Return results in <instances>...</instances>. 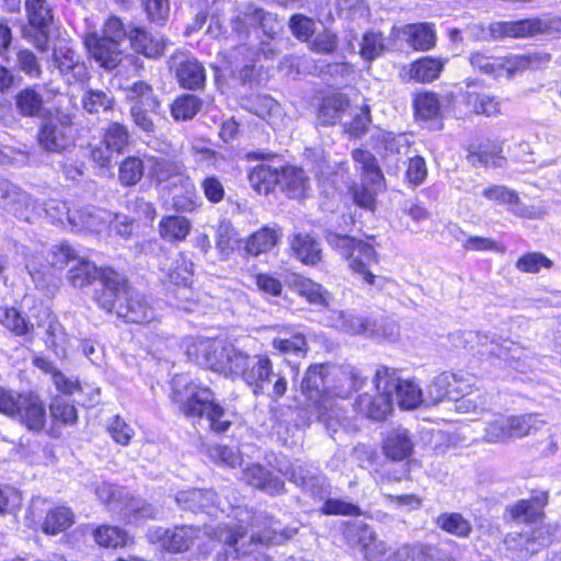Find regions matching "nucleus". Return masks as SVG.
Listing matches in <instances>:
<instances>
[{
	"mask_svg": "<svg viewBox=\"0 0 561 561\" xmlns=\"http://www.w3.org/2000/svg\"><path fill=\"white\" fill-rule=\"evenodd\" d=\"M198 365L240 378L250 391L277 401L287 391V380L273 369L266 354L251 355L225 339H199L187 348Z\"/></svg>",
	"mask_w": 561,
	"mask_h": 561,
	"instance_id": "f257e3e1",
	"label": "nucleus"
},
{
	"mask_svg": "<svg viewBox=\"0 0 561 561\" xmlns=\"http://www.w3.org/2000/svg\"><path fill=\"white\" fill-rule=\"evenodd\" d=\"M364 379L352 367L335 368L329 365L310 366L301 380V392L322 409L331 398H345L363 387Z\"/></svg>",
	"mask_w": 561,
	"mask_h": 561,
	"instance_id": "f03ea898",
	"label": "nucleus"
},
{
	"mask_svg": "<svg viewBox=\"0 0 561 561\" xmlns=\"http://www.w3.org/2000/svg\"><path fill=\"white\" fill-rule=\"evenodd\" d=\"M172 398L179 404L181 412L187 417H203L209 427L224 433L231 425L222 407L215 403L214 393L207 387H202L188 375H175L172 379Z\"/></svg>",
	"mask_w": 561,
	"mask_h": 561,
	"instance_id": "7ed1b4c3",
	"label": "nucleus"
},
{
	"mask_svg": "<svg viewBox=\"0 0 561 561\" xmlns=\"http://www.w3.org/2000/svg\"><path fill=\"white\" fill-rule=\"evenodd\" d=\"M339 227L331 226L325 230V240L329 245L347 260L351 271L370 285H377L378 277L369 271L371 264L378 262V254L374 247L363 240L345 233L347 227L354 224L352 216L342 215Z\"/></svg>",
	"mask_w": 561,
	"mask_h": 561,
	"instance_id": "20e7f679",
	"label": "nucleus"
},
{
	"mask_svg": "<svg viewBox=\"0 0 561 561\" xmlns=\"http://www.w3.org/2000/svg\"><path fill=\"white\" fill-rule=\"evenodd\" d=\"M129 28L119 18L110 16L102 30V35L96 33L85 37V46L90 55L105 69H114L122 61L121 43L129 39Z\"/></svg>",
	"mask_w": 561,
	"mask_h": 561,
	"instance_id": "39448f33",
	"label": "nucleus"
},
{
	"mask_svg": "<svg viewBox=\"0 0 561 561\" xmlns=\"http://www.w3.org/2000/svg\"><path fill=\"white\" fill-rule=\"evenodd\" d=\"M550 60L547 53H529L524 55H513L508 57H492L480 51L470 55L469 61L472 68L483 75L497 78L506 73L512 78L516 72L530 68H538Z\"/></svg>",
	"mask_w": 561,
	"mask_h": 561,
	"instance_id": "423d86ee",
	"label": "nucleus"
},
{
	"mask_svg": "<svg viewBox=\"0 0 561 561\" xmlns=\"http://www.w3.org/2000/svg\"><path fill=\"white\" fill-rule=\"evenodd\" d=\"M0 412L18 420L30 431L38 432L46 423V410L38 396L14 393L0 388Z\"/></svg>",
	"mask_w": 561,
	"mask_h": 561,
	"instance_id": "0eeeda50",
	"label": "nucleus"
},
{
	"mask_svg": "<svg viewBox=\"0 0 561 561\" xmlns=\"http://www.w3.org/2000/svg\"><path fill=\"white\" fill-rule=\"evenodd\" d=\"M466 90H460L454 96L451 111L456 116L472 114L490 116L499 113V101L494 96L471 90L473 85L471 80H466Z\"/></svg>",
	"mask_w": 561,
	"mask_h": 561,
	"instance_id": "6e6552de",
	"label": "nucleus"
},
{
	"mask_svg": "<svg viewBox=\"0 0 561 561\" xmlns=\"http://www.w3.org/2000/svg\"><path fill=\"white\" fill-rule=\"evenodd\" d=\"M280 472L312 497L324 500L329 495L327 478L313 466L296 461L289 469Z\"/></svg>",
	"mask_w": 561,
	"mask_h": 561,
	"instance_id": "1a4fd4ad",
	"label": "nucleus"
},
{
	"mask_svg": "<svg viewBox=\"0 0 561 561\" xmlns=\"http://www.w3.org/2000/svg\"><path fill=\"white\" fill-rule=\"evenodd\" d=\"M99 282L101 288L95 289L94 300L103 310L116 312L118 302L123 300L125 291L129 287L126 278L116 271L104 267Z\"/></svg>",
	"mask_w": 561,
	"mask_h": 561,
	"instance_id": "9d476101",
	"label": "nucleus"
},
{
	"mask_svg": "<svg viewBox=\"0 0 561 561\" xmlns=\"http://www.w3.org/2000/svg\"><path fill=\"white\" fill-rule=\"evenodd\" d=\"M201 528L192 525L175 526L173 528H157L149 533L150 540H158L161 547L172 553L187 551L201 537Z\"/></svg>",
	"mask_w": 561,
	"mask_h": 561,
	"instance_id": "9b49d317",
	"label": "nucleus"
},
{
	"mask_svg": "<svg viewBox=\"0 0 561 561\" xmlns=\"http://www.w3.org/2000/svg\"><path fill=\"white\" fill-rule=\"evenodd\" d=\"M551 541L550 535L545 527H537L531 531L510 534L505 538L507 550L512 558L525 560L547 547Z\"/></svg>",
	"mask_w": 561,
	"mask_h": 561,
	"instance_id": "f8f14e48",
	"label": "nucleus"
},
{
	"mask_svg": "<svg viewBox=\"0 0 561 561\" xmlns=\"http://www.w3.org/2000/svg\"><path fill=\"white\" fill-rule=\"evenodd\" d=\"M116 316L130 323H145L156 319V312L148 300L136 289L128 287L118 302Z\"/></svg>",
	"mask_w": 561,
	"mask_h": 561,
	"instance_id": "ddd939ff",
	"label": "nucleus"
},
{
	"mask_svg": "<svg viewBox=\"0 0 561 561\" xmlns=\"http://www.w3.org/2000/svg\"><path fill=\"white\" fill-rule=\"evenodd\" d=\"M171 68L174 69L179 83L188 90L203 88L206 81L204 66L192 56L183 53L173 55Z\"/></svg>",
	"mask_w": 561,
	"mask_h": 561,
	"instance_id": "4468645a",
	"label": "nucleus"
},
{
	"mask_svg": "<svg viewBox=\"0 0 561 561\" xmlns=\"http://www.w3.org/2000/svg\"><path fill=\"white\" fill-rule=\"evenodd\" d=\"M325 322L329 327L352 335L368 336L376 332L375 320L357 316L351 310H329Z\"/></svg>",
	"mask_w": 561,
	"mask_h": 561,
	"instance_id": "2eb2a0df",
	"label": "nucleus"
},
{
	"mask_svg": "<svg viewBox=\"0 0 561 561\" xmlns=\"http://www.w3.org/2000/svg\"><path fill=\"white\" fill-rule=\"evenodd\" d=\"M247 527L243 525H217L211 529L209 536L227 546L226 556L232 560L251 553L252 550L245 547Z\"/></svg>",
	"mask_w": 561,
	"mask_h": 561,
	"instance_id": "dca6fc26",
	"label": "nucleus"
},
{
	"mask_svg": "<svg viewBox=\"0 0 561 561\" xmlns=\"http://www.w3.org/2000/svg\"><path fill=\"white\" fill-rule=\"evenodd\" d=\"M175 500L183 510L191 512H205L213 515L217 511H225L220 506L218 495L213 490L191 489L181 491L176 494Z\"/></svg>",
	"mask_w": 561,
	"mask_h": 561,
	"instance_id": "f3484780",
	"label": "nucleus"
},
{
	"mask_svg": "<svg viewBox=\"0 0 561 561\" xmlns=\"http://www.w3.org/2000/svg\"><path fill=\"white\" fill-rule=\"evenodd\" d=\"M242 479L251 486L276 496L286 492L285 482L262 465L253 463L242 472Z\"/></svg>",
	"mask_w": 561,
	"mask_h": 561,
	"instance_id": "a211bd4d",
	"label": "nucleus"
},
{
	"mask_svg": "<svg viewBox=\"0 0 561 561\" xmlns=\"http://www.w3.org/2000/svg\"><path fill=\"white\" fill-rule=\"evenodd\" d=\"M46 214L60 224L68 221L77 228L96 229L95 215L83 210H71L66 202L50 201L45 205Z\"/></svg>",
	"mask_w": 561,
	"mask_h": 561,
	"instance_id": "6ab92c4d",
	"label": "nucleus"
},
{
	"mask_svg": "<svg viewBox=\"0 0 561 561\" xmlns=\"http://www.w3.org/2000/svg\"><path fill=\"white\" fill-rule=\"evenodd\" d=\"M51 61L68 82L85 78L87 68L84 64L79 60L76 51L68 46L54 47Z\"/></svg>",
	"mask_w": 561,
	"mask_h": 561,
	"instance_id": "aec40b11",
	"label": "nucleus"
},
{
	"mask_svg": "<svg viewBox=\"0 0 561 561\" xmlns=\"http://www.w3.org/2000/svg\"><path fill=\"white\" fill-rule=\"evenodd\" d=\"M483 196L490 201L508 205V209L524 218H535L538 211L533 206L522 204L518 194L503 185H493L483 190Z\"/></svg>",
	"mask_w": 561,
	"mask_h": 561,
	"instance_id": "412c9836",
	"label": "nucleus"
},
{
	"mask_svg": "<svg viewBox=\"0 0 561 561\" xmlns=\"http://www.w3.org/2000/svg\"><path fill=\"white\" fill-rule=\"evenodd\" d=\"M393 401L385 394L363 393L355 401L358 414L374 421L385 420L392 411Z\"/></svg>",
	"mask_w": 561,
	"mask_h": 561,
	"instance_id": "4be33fe9",
	"label": "nucleus"
},
{
	"mask_svg": "<svg viewBox=\"0 0 561 561\" xmlns=\"http://www.w3.org/2000/svg\"><path fill=\"white\" fill-rule=\"evenodd\" d=\"M13 99L16 112L23 117H41L46 110L44 96L37 85L21 89Z\"/></svg>",
	"mask_w": 561,
	"mask_h": 561,
	"instance_id": "5701e85b",
	"label": "nucleus"
},
{
	"mask_svg": "<svg viewBox=\"0 0 561 561\" xmlns=\"http://www.w3.org/2000/svg\"><path fill=\"white\" fill-rule=\"evenodd\" d=\"M41 118L38 140H58L66 135L60 128H66L72 124L70 114L62 112L60 108L45 110Z\"/></svg>",
	"mask_w": 561,
	"mask_h": 561,
	"instance_id": "b1692460",
	"label": "nucleus"
},
{
	"mask_svg": "<svg viewBox=\"0 0 561 561\" xmlns=\"http://www.w3.org/2000/svg\"><path fill=\"white\" fill-rule=\"evenodd\" d=\"M382 449L385 455L394 461L408 458L413 451V443L408 430L402 427L391 430L383 440Z\"/></svg>",
	"mask_w": 561,
	"mask_h": 561,
	"instance_id": "393cba45",
	"label": "nucleus"
},
{
	"mask_svg": "<svg viewBox=\"0 0 561 561\" xmlns=\"http://www.w3.org/2000/svg\"><path fill=\"white\" fill-rule=\"evenodd\" d=\"M75 263L67 272V280L75 288H82L101 278L102 267H98L93 262L83 256L73 259Z\"/></svg>",
	"mask_w": 561,
	"mask_h": 561,
	"instance_id": "a878e982",
	"label": "nucleus"
},
{
	"mask_svg": "<svg viewBox=\"0 0 561 561\" xmlns=\"http://www.w3.org/2000/svg\"><path fill=\"white\" fill-rule=\"evenodd\" d=\"M496 142H471L468 147V161L474 165L501 167L504 158Z\"/></svg>",
	"mask_w": 561,
	"mask_h": 561,
	"instance_id": "bb28decb",
	"label": "nucleus"
},
{
	"mask_svg": "<svg viewBox=\"0 0 561 561\" xmlns=\"http://www.w3.org/2000/svg\"><path fill=\"white\" fill-rule=\"evenodd\" d=\"M192 230V222L186 217L170 215L164 216L159 222L160 237L171 243L186 239Z\"/></svg>",
	"mask_w": 561,
	"mask_h": 561,
	"instance_id": "cd10ccee",
	"label": "nucleus"
},
{
	"mask_svg": "<svg viewBox=\"0 0 561 561\" xmlns=\"http://www.w3.org/2000/svg\"><path fill=\"white\" fill-rule=\"evenodd\" d=\"M295 255L305 264L314 265L321 261L320 243L308 233H295L290 240Z\"/></svg>",
	"mask_w": 561,
	"mask_h": 561,
	"instance_id": "c85d7f7f",
	"label": "nucleus"
},
{
	"mask_svg": "<svg viewBox=\"0 0 561 561\" xmlns=\"http://www.w3.org/2000/svg\"><path fill=\"white\" fill-rule=\"evenodd\" d=\"M129 43L135 51L149 58H156L163 54L164 44L162 41L152 37L140 27L129 28Z\"/></svg>",
	"mask_w": 561,
	"mask_h": 561,
	"instance_id": "c756f323",
	"label": "nucleus"
},
{
	"mask_svg": "<svg viewBox=\"0 0 561 561\" xmlns=\"http://www.w3.org/2000/svg\"><path fill=\"white\" fill-rule=\"evenodd\" d=\"M352 157L360 171V180H366V183L377 184V186L386 182L375 156L369 151L355 149L352 152Z\"/></svg>",
	"mask_w": 561,
	"mask_h": 561,
	"instance_id": "7c9ffc66",
	"label": "nucleus"
},
{
	"mask_svg": "<svg viewBox=\"0 0 561 561\" xmlns=\"http://www.w3.org/2000/svg\"><path fill=\"white\" fill-rule=\"evenodd\" d=\"M280 165L260 164L249 174L252 187L259 193L268 194L275 185H279Z\"/></svg>",
	"mask_w": 561,
	"mask_h": 561,
	"instance_id": "2f4dec72",
	"label": "nucleus"
},
{
	"mask_svg": "<svg viewBox=\"0 0 561 561\" xmlns=\"http://www.w3.org/2000/svg\"><path fill=\"white\" fill-rule=\"evenodd\" d=\"M386 190V182L380 186L373 183H366L360 180L359 184H353L350 187L353 203L365 210L374 211L377 205V195Z\"/></svg>",
	"mask_w": 561,
	"mask_h": 561,
	"instance_id": "473e14b6",
	"label": "nucleus"
},
{
	"mask_svg": "<svg viewBox=\"0 0 561 561\" xmlns=\"http://www.w3.org/2000/svg\"><path fill=\"white\" fill-rule=\"evenodd\" d=\"M193 275V262L185 254L179 253L170 265L164 279V285L168 289L182 284H192Z\"/></svg>",
	"mask_w": 561,
	"mask_h": 561,
	"instance_id": "72a5a7b5",
	"label": "nucleus"
},
{
	"mask_svg": "<svg viewBox=\"0 0 561 561\" xmlns=\"http://www.w3.org/2000/svg\"><path fill=\"white\" fill-rule=\"evenodd\" d=\"M444 64L442 59L424 57L410 65L408 75L417 82H432L438 78Z\"/></svg>",
	"mask_w": 561,
	"mask_h": 561,
	"instance_id": "f704fd0d",
	"label": "nucleus"
},
{
	"mask_svg": "<svg viewBox=\"0 0 561 561\" xmlns=\"http://www.w3.org/2000/svg\"><path fill=\"white\" fill-rule=\"evenodd\" d=\"M294 287L300 296L305 297L312 305L328 307L333 299L332 295L322 285L309 278H297Z\"/></svg>",
	"mask_w": 561,
	"mask_h": 561,
	"instance_id": "c9c22d12",
	"label": "nucleus"
},
{
	"mask_svg": "<svg viewBox=\"0 0 561 561\" xmlns=\"http://www.w3.org/2000/svg\"><path fill=\"white\" fill-rule=\"evenodd\" d=\"M30 25L34 30L49 27L54 20L53 9L46 0H25Z\"/></svg>",
	"mask_w": 561,
	"mask_h": 561,
	"instance_id": "e433bc0d",
	"label": "nucleus"
},
{
	"mask_svg": "<svg viewBox=\"0 0 561 561\" xmlns=\"http://www.w3.org/2000/svg\"><path fill=\"white\" fill-rule=\"evenodd\" d=\"M279 186L287 191L290 197H299L307 186V178L302 169L296 167H280Z\"/></svg>",
	"mask_w": 561,
	"mask_h": 561,
	"instance_id": "4c0bfd02",
	"label": "nucleus"
},
{
	"mask_svg": "<svg viewBox=\"0 0 561 561\" xmlns=\"http://www.w3.org/2000/svg\"><path fill=\"white\" fill-rule=\"evenodd\" d=\"M81 102L85 112L95 114L101 111L112 110L115 104V98L110 90L89 88L84 91Z\"/></svg>",
	"mask_w": 561,
	"mask_h": 561,
	"instance_id": "58836bf2",
	"label": "nucleus"
},
{
	"mask_svg": "<svg viewBox=\"0 0 561 561\" xmlns=\"http://www.w3.org/2000/svg\"><path fill=\"white\" fill-rule=\"evenodd\" d=\"M546 421L540 420L538 414L527 413L523 415L508 416V432L511 439L522 438L537 432Z\"/></svg>",
	"mask_w": 561,
	"mask_h": 561,
	"instance_id": "ea45409f",
	"label": "nucleus"
},
{
	"mask_svg": "<svg viewBox=\"0 0 561 561\" xmlns=\"http://www.w3.org/2000/svg\"><path fill=\"white\" fill-rule=\"evenodd\" d=\"M435 523L442 530L458 538H468L472 533L471 523L460 513H442Z\"/></svg>",
	"mask_w": 561,
	"mask_h": 561,
	"instance_id": "a19ab883",
	"label": "nucleus"
},
{
	"mask_svg": "<svg viewBox=\"0 0 561 561\" xmlns=\"http://www.w3.org/2000/svg\"><path fill=\"white\" fill-rule=\"evenodd\" d=\"M278 241L276 230L262 228L253 232L245 241V252L252 256H257L273 249Z\"/></svg>",
	"mask_w": 561,
	"mask_h": 561,
	"instance_id": "79ce46f5",
	"label": "nucleus"
},
{
	"mask_svg": "<svg viewBox=\"0 0 561 561\" xmlns=\"http://www.w3.org/2000/svg\"><path fill=\"white\" fill-rule=\"evenodd\" d=\"M75 515L70 508L58 506L50 510L43 524V531L48 535H57L73 524Z\"/></svg>",
	"mask_w": 561,
	"mask_h": 561,
	"instance_id": "37998d69",
	"label": "nucleus"
},
{
	"mask_svg": "<svg viewBox=\"0 0 561 561\" xmlns=\"http://www.w3.org/2000/svg\"><path fill=\"white\" fill-rule=\"evenodd\" d=\"M373 381L378 394H385L393 401V393L397 392L402 379L396 369L380 366L376 369Z\"/></svg>",
	"mask_w": 561,
	"mask_h": 561,
	"instance_id": "c03bdc74",
	"label": "nucleus"
},
{
	"mask_svg": "<svg viewBox=\"0 0 561 561\" xmlns=\"http://www.w3.org/2000/svg\"><path fill=\"white\" fill-rule=\"evenodd\" d=\"M396 394L401 409L412 410L424 404V392L413 380L402 379Z\"/></svg>",
	"mask_w": 561,
	"mask_h": 561,
	"instance_id": "a18cd8bd",
	"label": "nucleus"
},
{
	"mask_svg": "<svg viewBox=\"0 0 561 561\" xmlns=\"http://www.w3.org/2000/svg\"><path fill=\"white\" fill-rule=\"evenodd\" d=\"M93 538L99 546L105 548L125 547L131 540L128 534L116 526H100L93 531Z\"/></svg>",
	"mask_w": 561,
	"mask_h": 561,
	"instance_id": "49530a36",
	"label": "nucleus"
},
{
	"mask_svg": "<svg viewBox=\"0 0 561 561\" xmlns=\"http://www.w3.org/2000/svg\"><path fill=\"white\" fill-rule=\"evenodd\" d=\"M454 377L449 373L435 376L424 392V405H435L449 399V385Z\"/></svg>",
	"mask_w": 561,
	"mask_h": 561,
	"instance_id": "de8ad7c7",
	"label": "nucleus"
},
{
	"mask_svg": "<svg viewBox=\"0 0 561 561\" xmlns=\"http://www.w3.org/2000/svg\"><path fill=\"white\" fill-rule=\"evenodd\" d=\"M343 536L352 548H358L362 552L364 548L374 539L373 529L362 522H351L344 527Z\"/></svg>",
	"mask_w": 561,
	"mask_h": 561,
	"instance_id": "09e8293b",
	"label": "nucleus"
},
{
	"mask_svg": "<svg viewBox=\"0 0 561 561\" xmlns=\"http://www.w3.org/2000/svg\"><path fill=\"white\" fill-rule=\"evenodd\" d=\"M121 511L129 523L154 519L159 514V510L151 504L144 502L141 499L134 497L129 499Z\"/></svg>",
	"mask_w": 561,
	"mask_h": 561,
	"instance_id": "8fccbe9b",
	"label": "nucleus"
},
{
	"mask_svg": "<svg viewBox=\"0 0 561 561\" xmlns=\"http://www.w3.org/2000/svg\"><path fill=\"white\" fill-rule=\"evenodd\" d=\"M347 105L348 101L341 94L324 98L318 111V121L324 125L334 124Z\"/></svg>",
	"mask_w": 561,
	"mask_h": 561,
	"instance_id": "3c124183",
	"label": "nucleus"
},
{
	"mask_svg": "<svg viewBox=\"0 0 561 561\" xmlns=\"http://www.w3.org/2000/svg\"><path fill=\"white\" fill-rule=\"evenodd\" d=\"M152 173L159 183L171 182L174 188L187 179L182 174V167L179 163L164 159L154 162Z\"/></svg>",
	"mask_w": 561,
	"mask_h": 561,
	"instance_id": "603ef678",
	"label": "nucleus"
},
{
	"mask_svg": "<svg viewBox=\"0 0 561 561\" xmlns=\"http://www.w3.org/2000/svg\"><path fill=\"white\" fill-rule=\"evenodd\" d=\"M410 561H455L443 548L415 542L410 545Z\"/></svg>",
	"mask_w": 561,
	"mask_h": 561,
	"instance_id": "864d4df0",
	"label": "nucleus"
},
{
	"mask_svg": "<svg viewBox=\"0 0 561 561\" xmlns=\"http://www.w3.org/2000/svg\"><path fill=\"white\" fill-rule=\"evenodd\" d=\"M203 101L194 94H183L171 105L172 116L179 119H191L199 112Z\"/></svg>",
	"mask_w": 561,
	"mask_h": 561,
	"instance_id": "5fc2aeb1",
	"label": "nucleus"
},
{
	"mask_svg": "<svg viewBox=\"0 0 561 561\" xmlns=\"http://www.w3.org/2000/svg\"><path fill=\"white\" fill-rule=\"evenodd\" d=\"M127 98L135 100V105L147 106V110H158L159 101L154 96L151 85L145 81H137L125 88Z\"/></svg>",
	"mask_w": 561,
	"mask_h": 561,
	"instance_id": "6e6d98bb",
	"label": "nucleus"
},
{
	"mask_svg": "<svg viewBox=\"0 0 561 561\" xmlns=\"http://www.w3.org/2000/svg\"><path fill=\"white\" fill-rule=\"evenodd\" d=\"M15 64L18 69L30 79H41L43 67L38 57L28 48L16 51Z\"/></svg>",
	"mask_w": 561,
	"mask_h": 561,
	"instance_id": "4d7b16f0",
	"label": "nucleus"
},
{
	"mask_svg": "<svg viewBox=\"0 0 561 561\" xmlns=\"http://www.w3.org/2000/svg\"><path fill=\"white\" fill-rule=\"evenodd\" d=\"M0 322L15 335L28 334L34 328L15 308H0Z\"/></svg>",
	"mask_w": 561,
	"mask_h": 561,
	"instance_id": "13d9d810",
	"label": "nucleus"
},
{
	"mask_svg": "<svg viewBox=\"0 0 561 561\" xmlns=\"http://www.w3.org/2000/svg\"><path fill=\"white\" fill-rule=\"evenodd\" d=\"M409 42L414 49H430L435 45V32L428 24L410 25Z\"/></svg>",
	"mask_w": 561,
	"mask_h": 561,
	"instance_id": "bf43d9fd",
	"label": "nucleus"
},
{
	"mask_svg": "<svg viewBox=\"0 0 561 561\" xmlns=\"http://www.w3.org/2000/svg\"><path fill=\"white\" fill-rule=\"evenodd\" d=\"M179 185L184 190V192L173 193L172 201L174 209L184 213L193 211L199 204V197L194 188V185L188 179Z\"/></svg>",
	"mask_w": 561,
	"mask_h": 561,
	"instance_id": "052dcab7",
	"label": "nucleus"
},
{
	"mask_svg": "<svg viewBox=\"0 0 561 561\" xmlns=\"http://www.w3.org/2000/svg\"><path fill=\"white\" fill-rule=\"evenodd\" d=\"M442 103L437 95L432 92H424L414 99V108L417 117L430 119L436 117L440 112Z\"/></svg>",
	"mask_w": 561,
	"mask_h": 561,
	"instance_id": "680f3d73",
	"label": "nucleus"
},
{
	"mask_svg": "<svg viewBox=\"0 0 561 561\" xmlns=\"http://www.w3.org/2000/svg\"><path fill=\"white\" fill-rule=\"evenodd\" d=\"M28 195L4 179H0V207L18 209V205L26 204Z\"/></svg>",
	"mask_w": 561,
	"mask_h": 561,
	"instance_id": "e2e57ef3",
	"label": "nucleus"
},
{
	"mask_svg": "<svg viewBox=\"0 0 561 561\" xmlns=\"http://www.w3.org/2000/svg\"><path fill=\"white\" fill-rule=\"evenodd\" d=\"M80 255L77 254L76 250L68 243H60L51 247L48 252V263L58 270H62L66 266H71L75 263L73 259H78Z\"/></svg>",
	"mask_w": 561,
	"mask_h": 561,
	"instance_id": "0e129e2a",
	"label": "nucleus"
},
{
	"mask_svg": "<svg viewBox=\"0 0 561 561\" xmlns=\"http://www.w3.org/2000/svg\"><path fill=\"white\" fill-rule=\"evenodd\" d=\"M542 22L538 19L520 20L503 24V33L512 37H526L541 32Z\"/></svg>",
	"mask_w": 561,
	"mask_h": 561,
	"instance_id": "69168bd1",
	"label": "nucleus"
},
{
	"mask_svg": "<svg viewBox=\"0 0 561 561\" xmlns=\"http://www.w3.org/2000/svg\"><path fill=\"white\" fill-rule=\"evenodd\" d=\"M191 285L192 284H182L168 288V293L173 296V301H170V304L185 311L193 310V307L196 305V294Z\"/></svg>",
	"mask_w": 561,
	"mask_h": 561,
	"instance_id": "338daca9",
	"label": "nucleus"
},
{
	"mask_svg": "<svg viewBox=\"0 0 561 561\" xmlns=\"http://www.w3.org/2000/svg\"><path fill=\"white\" fill-rule=\"evenodd\" d=\"M144 174L142 161L138 158H127L119 167V181L122 184L135 185Z\"/></svg>",
	"mask_w": 561,
	"mask_h": 561,
	"instance_id": "774afa93",
	"label": "nucleus"
}]
</instances>
